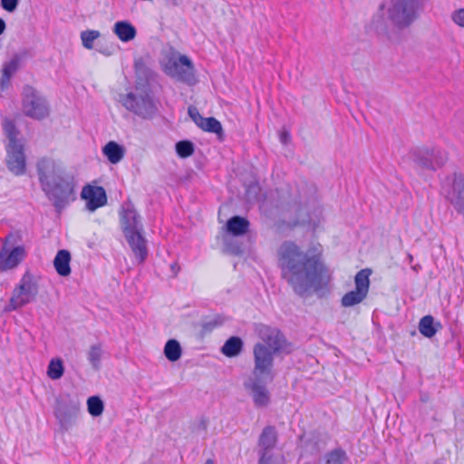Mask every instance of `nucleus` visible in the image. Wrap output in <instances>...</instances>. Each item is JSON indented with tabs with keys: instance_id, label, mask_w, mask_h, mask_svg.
<instances>
[{
	"instance_id": "31",
	"label": "nucleus",
	"mask_w": 464,
	"mask_h": 464,
	"mask_svg": "<svg viewBox=\"0 0 464 464\" xmlns=\"http://www.w3.org/2000/svg\"><path fill=\"white\" fill-rule=\"evenodd\" d=\"M87 408L92 416L98 417L102 414L104 404L99 397L92 396L87 400Z\"/></svg>"
},
{
	"instance_id": "12",
	"label": "nucleus",
	"mask_w": 464,
	"mask_h": 464,
	"mask_svg": "<svg viewBox=\"0 0 464 464\" xmlns=\"http://www.w3.org/2000/svg\"><path fill=\"white\" fill-rule=\"evenodd\" d=\"M446 160V153L443 150L431 147L419 150L414 161L423 169L435 170L441 167Z\"/></svg>"
},
{
	"instance_id": "19",
	"label": "nucleus",
	"mask_w": 464,
	"mask_h": 464,
	"mask_svg": "<svg viewBox=\"0 0 464 464\" xmlns=\"http://www.w3.org/2000/svg\"><path fill=\"white\" fill-rule=\"evenodd\" d=\"M18 67L19 61L17 58H13L4 63L0 74V92H3L10 86L11 78L16 72Z\"/></svg>"
},
{
	"instance_id": "29",
	"label": "nucleus",
	"mask_w": 464,
	"mask_h": 464,
	"mask_svg": "<svg viewBox=\"0 0 464 464\" xmlns=\"http://www.w3.org/2000/svg\"><path fill=\"white\" fill-rule=\"evenodd\" d=\"M347 460L348 456L341 448L332 450L324 455V464H344Z\"/></svg>"
},
{
	"instance_id": "27",
	"label": "nucleus",
	"mask_w": 464,
	"mask_h": 464,
	"mask_svg": "<svg viewBox=\"0 0 464 464\" xmlns=\"http://www.w3.org/2000/svg\"><path fill=\"white\" fill-rule=\"evenodd\" d=\"M182 354L179 343L175 339L169 340L164 346V355L169 362L178 361Z\"/></svg>"
},
{
	"instance_id": "13",
	"label": "nucleus",
	"mask_w": 464,
	"mask_h": 464,
	"mask_svg": "<svg viewBox=\"0 0 464 464\" xmlns=\"http://www.w3.org/2000/svg\"><path fill=\"white\" fill-rule=\"evenodd\" d=\"M6 153L8 169L16 176L23 175L25 172L26 166L23 143L6 145Z\"/></svg>"
},
{
	"instance_id": "18",
	"label": "nucleus",
	"mask_w": 464,
	"mask_h": 464,
	"mask_svg": "<svg viewBox=\"0 0 464 464\" xmlns=\"http://www.w3.org/2000/svg\"><path fill=\"white\" fill-rule=\"evenodd\" d=\"M25 257V249L16 246L10 253H0V271H6L16 267Z\"/></svg>"
},
{
	"instance_id": "11",
	"label": "nucleus",
	"mask_w": 464,
	"mask_h": 464,
	"mask_svg": "<svg viewBox=\"0 0 464 464\" xmlns=\"http://www.w3.org/2000/svg\"><path fill=\"white\" fill-rule=\"evenodd\" d=\"M371 274L372 270L365 268L355 275V288L342 297L341 304L343 307H352L363 302L369 293Z\"/></svg>"
},
{
	"instance_id": "3",
	"label": "nucleus",
	"mask_w": 464,
	"mask_h": 464,
	"mask_svg": "<svg viewBox=\"0 0 464 464\" xmlns=\"http://www.w3.org/2000/svg\"><path fill=\"white\" fill-rule=\"evenodd\" d=\"M422 1L390 0L386 5H380L372 24L377 31H384L387 23L401 29L407 28L417 20Z\"/></svg>"
},
{
	"instance_id": "17",
	"label": "nucleus",
	"mask_w": 464,
	"mask_h": 464,
	"mask_svg": "<svg viewBox=\"0 0 464 464\" xmlns=\"http://www.w3.org/2000/svg\"><path fill=\"white\" fill-rule=\"evenodd\" d=\"M121 226L123 234L137 230H143L140 216L130 204H126L122 207V210L121 212Z\"/></svg>"
},
{
	"instance_id": "36",
	"label": "nucleus",
	"mask_w": 464,
	"mask_h": 464,
	"mask_svg": "<svg viewBox=\"0 0 464 464\" xmlns=\"http://www.w3.org/2000/svg\"><path fill=\"white\" fill-rule=\"evenodd\" d=\"M258 464H279L277 458L270 451H258Z\"/></svg>"
},
{
	"instance_id": "2",
	"label": "nucleus",
	"mask_w": 464,
	"mask_h": 464,
	"mask_svg": "<svg viewBox=\"0 0 464 464\" xmlns=\"http://www.w3.org/2000/svg\"><path fill=\"white\" fill-rule=\"evenodd\" d=\"M36 170L42 190L58 211L75 200V177L62 162L44 157L37 162Z\"/></svg>"
},
{
	"instance_id": "5",
	"label": "nucleus",
	"mask_w": 464,
	"mask_h": 464,
	"mask_svg": "<svg viewBox=\"0 0 464 464\" xmlns=\"http://www.w3.org/2000/svg\"><path fill=\"white\" fill-rule=\"evenodd\" d=\"M256 333L260 342L256 343L253 349L254 364L256 365L258 357L266 359L273 369L274 356L282 352L287 351L288 343L282 333L274 327L258 324L256 326Z\"/></svg>"
},
{
	"instance_id": "14",
	"label": "nucleus",
	"mask_w": 464,
	"mask_h": 464,
	"mask_svg": "<svg viewBox=\"0 0 464 464\" xmlns=\"http://www.w3.org/2000/svg\"><path fill=\"white\" fill-rule=\"evenodd\" d=\"M81 197L86 201V208L91 212L95 211L107 203L105 189L100 186L87 185L83 187Z\"/></svg>"
},
{
	"instance_id": "38",
	"label": "nucleus",
	"mask_w": 464,
	"mask_h": 464,
	"mask_svg": "<svg viewBox=\"0 0 464 464\" xmlns=\"http://www.w3.org/2000/svg\"><path fill=\"white\" fill-rule=\"evenodd\" d=\"M451 19L456 24L464 28V8L454 11Z\"/></svg>"
},
{
	"instance_id": "44",
	"label": "nucleus",
	"mask_w": 464,
	"mask_h": 464,
	"mask_svg": "<svg viewBox=\"0 0 464 464\" xmlns=\"http://www.w3.org/2000/svg\"><path fill=\"white\" fill-rule=\"evenodd\" d=\"M204 464H214V461L212 459H207Z\"/></svg>"
},
{
	"instance_id": "28",
	"label": "nucleus",
	"mask_w": 464,
	"mask_h": 464,
	"mask_svg": "<svg viewBox=\"0 0 464 464\" xmlns=\"http://www.w3.org/2000/svg\"><path fill=\"white\" fill-rule=\"evenodd\" d=\"M198 127L205 131L216 133L219 138L223 135L221 123L213 117L204 118Z\"/></svg>"
},
{
	"instance_id": "33",
	"label": "nucleus",
	"mask_w": 464,
	"mask_h": 464,
	"mask_svg": "<svg viewBox=\"0 0 464 464\" xmlns=\"http://www.w3.org/2000/svg\"><path fill=\"white\" fill-rule=\"evenodd\" d=\"M101 36V34L97 30H86L81 33V40L82 45L91 50L93 48V42Z\"/></svg>"
},
{
	"instance_id": "26",
	"label": "nucleus",
	"mask_w": 464,
	"mask_h": 464,
	"mask_svg": "<svg viewBox=\"0 0 464 464\" xmlns=\"http://www.w3.org/2000/svg\"><path fill=\"white\" fill-rule=\"evenodd\" d=\"M242 346V340L239 337L232 336L226 341L221 352L227 357H235L240 353Z\"/></svg>"
},
{
	"instance_id": "21",
	"label": "nucleus",
	"mask_w": 464,
	"mask_h": 464,
	"mask_svg": "<svg viewBox=\"0 0 464 464\" xmlns=\"http://www.w3.org/2000/svg\"><path fill=\"white\" fill-rule=\"evenodd\" d=\"M71 254L68 250H59L54 257L53 266L58 275L68 276L71 274Z\"/></svg>"
},
{
	"instance_id": "37",
	"label": "nucleus",
	"mask_w": 464,
	"mask_h": 464,
	"mask_svg": "<svg viewBox=\"0 0 464 464\" xmlns=\"http://www.w3.org/2000/svg\"><path fill=\"white\" fill-rule=\"evenodd\" d=\"M208 421L207 419L201 418L194 424V431L198 434L205 435L207 433Z\"/></svg>"
},
{
	"instance_id": "45",
	"label": "nucleus",
	"mask_w": 464,
	"mask_h": 464,
	"mask_svg": "<svg viewBox=\"0 0 464 464\" xmlns=\"http://www.w3.org/2000/svg\"><path fill=\"white\" fill-rule=\"evenodd\" d=\"M102 53H104V54H105V55H107V56H109V55H111V52H107V50H104V51L102 52Z\"/></svg>"
},
{
	"instance_id": "22",
	"label": "nucleus",
	"mask_w": 464,
	"mask_h": 464,
	"mask_svg": "<svg viewBox=\"0 0 464 464\" xmlns=\"http://www.w3.org/2000/svg\"><path fill=\"white\" fill-rule=\"evenodd\" d=\"M277 437L275 428L266 427L258 440V451H270L276 444Z\"/></svg>"
},
{
	"instance_id": "42",
	"label": "nucleus",
	"mask_w": 464,
	"mask_h": 464,
	"mask_svg": "<svg viewBox=\"0 0 464 464\" xmlns=\"http://www.w3.org/2000/svg\"><path fill=\"white\" fill-rule=\"evenodd\" d=\"M5 27L6 25L5 21L2 18H0V35L5 32Z\"/></svg>"
},
{
	"instance_id": "39",
	"label": "nucleus",
	"mask_w": 464,
	"mask_h": 464,
	"mask_svg": "<svg viewBox=\"0 0 464 464\" xmlns=\"http://www.w3.org/2000/svg\"><path fill=\"white\" fill-rule=\"evenodd\" d=\"M19 0H1V6L4 10L13 13L17 5H18Z\"/></svg>"
},
{
	"instance_id": "10",
	"label": "nucleus",
	"mask_w": 464,
	"mask_h": 464,
	"mask_svg": "<svg viewBox=\"0 0 464 464\" xmlns=\"http://www.w3.org/2000/svg\"><path fill=\"white\" fill-rule=\"evenodd\" d=\"M22 109L24 115L35 120H42L49 114V106L45 98L29 85L23 90Z\"/></svg>"
},
{
	"instance_id": "34",
	"label": "nucleus",
	"mask_w": 464,
	"mask_h": 464,
	"mask_svg": "<svg viewBox=\"0 0 464 464\" xmlns=\"http://www.w3.org/2000/svg\"><path fill=\"white\" fill-rule=\"evenodd\" d=\"M4 130L8 139L7 145L21 144L22 142L17 139L18 131L14 124L10 121H5L4 123Z\"/></svg>"
},
{
	"instance_id": "8",
	"label": "nucleus",
	"mask_w": 464,
	"mask_h": 464,
	"mask_svg": "<svg viewBox=\"0 0 464 464\" xmlns=\"http://www.w3.org/2000/svg\"><path fill=\"white\" fill-rule=\"evenodd\" d=\"M81 412V402L70 394H64L55 400L53 414L62 431H68L77 422Z\"/></svg>"
},
{
	"instance_id": "25",
	"label": "nucleus",
	"mask_w": 464,
	"mask_h": 464,
	"mask_svg": "<svg viewBox=\"0 0 464 464\" xmlns=\"http://www.w3.org/2000/svg\"><path fill=\"white\" fill-rule=\"evenodd\" d=\"M248 226L249 223L246 218L236 216L228 219L227 230L233 236H241L246 233Z\"/></svg>"
},
{
	"instance_id": "20",
	"label": "nucleus",
	"mask_w": 464,
	"mask_h": 464,
	"mask_svg": "<svg viewBox=\"0 0 464 464\" xmlns=\"http://www.w3.org/2000/svg\"><path fill=\"white\" fill-rule=\"evenodd\" d=\"M112 32L123 43L130 42L136 37V28L128 21H118L114 24Z\"/></svg>"
},
{
	"instance_id": "6",
	"label": "nucleus",
	"mask_w": 464,
	"mask_h": 464,
	"mask_svg": "<svg viewBox=\"0 0 464 464\" xmlns=\"http://www.w3.org/2000/svg\"><path fill=\"white\" fill-rule=\"evenodd\" d=\"M38 293L39 280L37 276L30 271H26L13 289L8 304L5 310L12 312L25 306L35 300Z\"/></svg>"
},
{
	"instance_id": "1",
	"label": "nucleus",
	"mask_w": 464,
	"mask_h": 464,
	"mask_svg": "<svg viewBox=\"0 0 464 464\" xmlns=\"http://www.w3.org/2000/svg\"><path fill=\"white\" fill-rule=\"evenodd\" d=\"M281 276L298 295L319 290L331 279V274L319 254L304 251L294 242L283 243L278 250Z\"/></svg>"
},
{
	"instance_id": "32",
	"label": "nucleus",
	"mask_w": 464,
	"mask_h": 464,
	"mask_svg": "<svg viewBox=\"0 0 464 464\" xmlns=\"http://www.w3.org/2000/svg\"><path fill=\"white\" fill-rule=\"evenodd\" d=\"M102 355L101 344L92 345L87 353V358L94 369H99Z\"/></svg>"
},
{
	"instance_id": "4",
	"label": "nucleus",
	"mask_w": 464,
	"mask_h": 464,
	"mask_svg": "<svg viewBox=\"0 0 464 464\" xmlns=\"http://www.w3.org/2000/svg\"><path fill=\"white\" fill-rule=\"evenodd\" d=\"M273 379V369L270 368L268 361L258 357L256 365L254 364L251 376L244 382V387L256 408H266L270 404L271 393L266 384Z\"/></svg>"
},
{
	"instance_id": "15",
	"label": "nucleus",
	"mask_w": 464,
	"mask_h": 464,
	"mask_svg": "<svg viewBox=\"0 0 464 464\" xmlns=\"http://www.w3.org/2000/svg\"><path fill=\"white\" fill-rule=\"evenodd\" d=\"M124 237L131 248L132 253L139 263L144 262L148 256L147 240L143 236V230L128 232Z\"/></svg>"
},
{
	"instance_id": "7",
	"label": "nucleus",
	"mask_w": 464,
	"mask_h": 464,
	"mask_svg": "<svg viewBox=\"0 0 464 464\" xmlns=\"http://www.w3.org/2000/svg\"><path fill=\"white\" fill-rule=\"evenodd\" d=\"M121 102L126 110L142 119H150L157 111V106L150 93L139 87L122 95Z\"/></svg>"
},
{
	"instance_id": "16",
	"label": "nucleus",
	"mask_w": 464,
	"mask_h": 464,
	"mask_svg": "<svg viewBox=\"0 0 464 464\" xmlns=\"http://www.w3.org/2000/svg\"><path fill=\"white\" fill-rule=\"evenodd\" d=\"M448 198L455 210L464 218V176L454 177L451 188L448 191Z\"/></svg>"
},
{
	"instance_id": "23",
	"label": "nucleus",
	"mask_w": 464,
	"mask_h": 464,
	"mask_svg": "<svg viewBox=\"0 0 464 464\" xmlns=\"http://www.w3.org/2000/svg\"><path fill=\"white\" fill-rule=\"evenodd\" d=\"M102 153L111 164H117L124 158L125 150L121 145L111 140L102 148Z\"/></svg>"
},
{
	"instance_id": "35",
	"label": "nucleus",
	"mask_w": 464,
	"mask_h": 464,
	"mask_svg": "<svg viewBox=\"0 0 464 464\" xmlns=\"http://www.w3.org/2000/svg\"><path fill=\"white\" fill-rule=\"evenodd\" d=\"M176 151L180 158H188L194 152L193 143L188 140L179 141L176 144Z\"/></svg>"
},
{
	"instance_id": "9",
	"label": "nucleus",
	"mask_w": 464,
	"mask_h": 464,
	"mask_svg": "<svg viewBox=\"0 0 464 464\" xmlns=\"http://www.w3.org/2000/svg\"><path fill=\"white\" fill-rule=\"evenodd\" d=\"M162 69L169 77L188 84L195 82L194 66L191 60L186 55L172 52L163 62Z\"/></svg>"
},
{
	"instance_id": "40",
	"label": "nucleus",
	"mask_w": 464,
	"mask_h": 464,
	"mask_svg": "<svg viewBox=\"0 0 464 464\" xmlns=\"http://www.w3.org/2000/svg\"><path fill=\"white\" fill-rule=\"evenodd\" d=\"M188 115L193 120V121L198 126L204 117L200 115L197 108L195 107H189L188 108Z\"/></svg>"
},
{
	"instance_id": "41",
	"label": "nucleus",
	"mask_w": 464,
	"mask_h": 464,
	"mask_svg": "<svg viewBox=\"0 0 464 464\" xmlns=\"http://www.w3.org/2000/svg\"><path fill=\"white\" fill-rule=\"evenodd\" d=\"M280 139H281V141H282V142L286 143V142H287V140H288V139H289V134H288L287 132H283V133L281 134Z\"/></svg>"
},
{
	"instance_id": "30",
	"label": "nucleus",
	"mask_w": 464,
	"mask_h": 464,
	"mask_svg": "<svg viewBox=\"0 0 464 464\" xmlns=\"http://www.w3.org/2000/svg\"><path fill=\"white\" fill-rule=\"evenodd\" d=\"M64 372L63 361L60 358H53L49 362L47 376L51 380H59Z\"/></svg>"
},
{
	"instance_id": "43",
	"label": "nucleus",
	"mask_w": 464,
	"mask_h": 464,
	"mask_svg": "<svg viewBox=\"0 0 464 464\" xmlns=\"http://www.w3.org/2000/svg\"><path fill=\"white\" fill-rule=\"evenodd\" d=\"M407 257L409 259V262L411 263L413 260V256L411 254H408Z\"/></svg>"
},
{
	"instance_id": "24",
	"label": "nucleus",
	"mask_w": 464,
	"mask_h": 464,
	"mask_svg": "<svg viewBox=\"0 0 464 464\" xmlns=\"http://www.w3.org/2000/svg\"><path fill=\"white\" fill-rule=\"evenodd\" d=\"M440 326L439 322L435 323L431 315H425L419 323V331L423 336L431 338L436 334Z\"/></svg>"
}]
</instances>
